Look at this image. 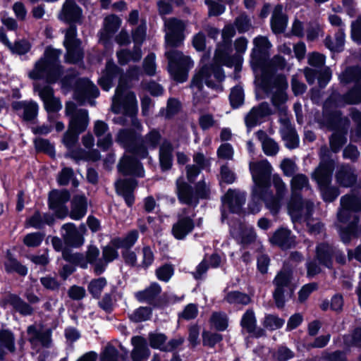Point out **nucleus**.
<instances>
[{
    "label": "nucleus",
    "mask_w": 361,
    "mask_h": 361,
    "mask_svg": "<svg viewBox=\"0 0 361 361\" xmlns=\"http://www.w3.org/2000/svg\"><path fill=\"white\" fill-rule=\"evenodd\" d=\"M235 34V30L232 25H227L222 30V42L218 44L215 51L213 63L204 65L192 77L190 87L193 90V102L195 105L208 103L209 97L204 90L203 84L208 87L218 89L225 75L222 66H233L238 61V56H231V37Z\"/></svg>",
    "instance_id": "nucleus-1"
},
{
    "label": "nucleus",
    "mask_w": 361,
    "mask_h": 361,
    "mask_svg": "<svg viewBox=\"0 0 361 361\" xmlns=\"http://www.w3.org/2000/svg\"><path fill=\"white\" fill-rule=\"evenodd\" d=\"M185 23L182 20L170 18L164 20L165 40L167 48L165 56L168 60V69L173 79L178 82L187 80L189 68L193 66L190 58L173 48L180 47L185 38Z\"/></svg>",
    "instance_id": "nucleus-2"
},
{
    "label": "nucleus",
    "mask_w": 361,
    "mask_h": 361,
    "mask_svg": "<svg viewBox=\"0 0 361 361\" xmlns=\"http://www.w3.org/2000/svg\"><path fill=\"white\" fill-rule=\"evenodd\" d=\"M119 78L116 94L113 97L111 110L118 114L123 109L125 115H133L137 112V100L134 92L126 91L127 85L123 80L122 69L113 61L106 62L105 70L98 82L102 89L108 90L112 86L113 80Z\"/></svg>",
    "instance_id": "nucleus-3"
},
{
    "label": "nucleus",
    "mask_w": 361,
    "mask_h": 361,
    "mask_svg": "<svg viewBox=\"0 0 361 361\" xmlns=\"http://www.w3.org/2000/svg\"><path fill=\"white\" fill-rule=\"evenodd\" d=\"M61 54L60 49L47 47L44 56L36 62L34 69L29 73L30 78L34 80L45 78L49 83L56 82L63 73L59 61Z\"/></svg>",
    "instance_id": "nucleus-4"
},
{
    "label": "nucleus",
    "mask_w": 361,
    "mask_h": 361,
    "mask_svg": "<svg viewBox=\"0 0 361 361\" xmlns=\"http://www.w3.org/2000/svg\"><path fill=\"white\" fill-rule=\"evenodd\" d=\"M263 88L267 93L272 94L271 101L277 110L279 118L288 116L287 107L285 105L288 100V95L286 92L288 88L286 78L283 75L279 74L269 80H264Z\"/></svg>",
    "instance_id": "nucleus-5"
},
{
    "label": "nucleus",
    "mask_w": 361,
    "mask_h": 361,
    "mask_svg": "<svg viewBox=\"0 0 361 361\" xmlns=\"http://www.w3.org/2000/svg\"><path fill=\"white\" fill-rule=\"evenodd\" d=\"M250 171L254 182L252 195H262V189L269 188L271 186L272 167L267 160H262L250 162Z\"/></svg>",
    "instance_id": "nucleus-6"
},
{
    "label": "nucleus",
    "mask_w": 361,
    "mask_h": 361,
    "mask_svg": "<svg viewBox=\"0 0 361 361\" xmlns=\"http://www.w3.org/2000/svg\"><path fill=\"white\" fill-rule=\"evenodd\" d=\"M63 45L66 49V61L76 63L82 60L83 50L81 41L77 38V30L74 25H71L65 32Z\"/></svg>",
    "instance_id": "nucleus-7"
},
{
    "label": "nucleus",
    "mask_w": 361,
    "mask_h": 361,
    "mask_svg": "<svg viewBox=\"0 0 361 361\" xmlns=\"http://www.w3.org/2000/svg\"><path fill=\"white\" fill-rule=\"evenodd\" d=\"M65 111L66 116L70 117L68 125L70 129L80 133L86 130L89 122L87 110L77 109L73 102H68L66 104Z\"/></svg>",
    "instance_id": "nucleus-8"
},
{
    "label": "nucleus",
    "mask_w": 361,
    "mask_h": 361,
    "mask_svg": "<svg viewBox=\"0 0 361 361\" xmlns=\"http://www.w3.org/2000/svg\"><path fill=\"white\" fill-rule=\"evenodd\" d=\"M71 194L67 190H53L49 194V207L53 210L59 219L68 215V209L66 203L69 201Z\"/></svg>",
    "instance_id": "nucleus-9"
},
{
    "label": "nucleus",
    "mask_w": 361,
    "mask_h": 361,
    "mask_svg": "<svg viewBox=\"0 0 361 361\" xmlns=\"http://www.w3.org/2000/svg\"><path fill=\"white\" fill-rule=\"evenodd\" d=\"M140 135L131 128L121 129L116 136V141L126 151L138 157V152L143 153L145 150L139 149Z\"/></svg>",
    "instance_id": "nucleus-10"
},
{
    "label": "nucleus",
    "mask_w": 361,
    "mask_h": 361,
    "mask_svg": "<svg viewBox=\"0 0 361 361\" xmlns=\"http://www.w3.org/2000/svg\"><path fill=\"white\" fill-rule=\"evenodd\" d=\"M99 94L97 86L87 78H80L77 80L75 97L81 104L88 102L91 106H94L95 102L93 99L97 97Z\"/></svg>",
    "instance_id": "nucleus-11"
},
{
    "label": "nucleus",
    "mask_w": 361,
    "mask_h": 361,
    "mask_svg": "<svg viewBox=\"0 0 361 361\" xmlns=\"http://www.w3.org/2000/svg\"><path fill=\"white\" fill-rule=\"evenodd\" d=\"M288 208L293 221L302 219L309 221L314 209V203L310 200H303L301 197L290 200Z\"/></svg>",
    "instance_id": "nucleus-12"
},
{
    "label": "nucleus",
    "mask_w": 361,
    "mask_h": 361,
    "mask_svg": "<svg viewBox=\"0 0 361 361\" xmlns=\"http://www.w3.org/2000/svg\"><path fill=\"white\" fill-rule=\"evenodd\" d=\"M230 233L244 246L255 242L256 239V233L253 228L245 225L240 219L231 221Z\"/></svg>",
    "instance_id": "nucleus-13"
},
{
    "label": "nucleus",
    "mask_w": 361,
    "mask_h": 361,
    "mask_svg": "<svg viewBox=\"0 0 361 361\" xmlns=\"http://www.w3.org/2000/svg\"><path fill=\"white\" fill-rule=\"evenodd\" d=\"M164 138L160 131L156 128L152 129L144 136L140 135L139 149L145 150L143 153L138 152V157L141 159L147 158L149 156V149H155L159 147Z\"/></svg>",
    "instance_id": "nucleus-14"
},
{
    "label": "nucleus",
    "mask_w": 361,
    "mask_h": 361,
    "mask_svg": "<svg viewBox=\"0 0 361 361\" xmlns=\"http://www.w3.org/2000/svg\"><path fill=\"white\" fill-rule=\"evenodd\" d=\"M280 133L288 149H295L299 145V139L295 128L290 123L288 116L279 118Z\"/></svg>",
    "instance_id": "nucleus-15"
},
{
    "label": "nucleus",
    "mask_w": 361,
    "mask_h": 361,
    "mask_svg": "<svg viewBox=\"0 0 361 361\" xmlns=\"http://www.w3.org/2000/svg\"><path fill=\"white\" fill-rule=\"evenodd\" d=\"M272 109L269 104L263 102L254 106L248 112L245 118V125L248 128H252L262 122V120L272 114Z\"/></svg>",
    "instance_id": "nucleus-16"
},
{
    "label": "nucleus",
    "mask_w": 361,
    "mask_h": 361,
    "mask_svg": "<svg viewBox=\"0 0 361 361\" xmlns=\"http://www.w3.org/2000/svg\"><path fill=\"white\" fill-rule=\"evenodd\" d=\"M29 341L33 345L40 344L44 348H49L51 344V331L50 329L37 327L32 325L27 330Z\"/></svg>",
    "instance_id": "nucleus-17"
},
{
    "label": "nucleus",
    "mask_w": 361,
    "mask_h": 361,
    "mask_svg": "<svg viewBox=\"0 0 361 361\" xmlns=\"http://www.w3.org/2000/svg\"><path fill=\"white\" fill-rule=\"evenodd\" d=\"M118 171L123 175H132L143 177L145 171L142 164L135 158L130 155H124L118 165Z\"/></svg>",
    "instance_id": "nucleus-18"
},
{
    "label": "nucleus",
    "mask_w": 361,
    "mask_h": 361,
    "mask_svg": "<svg viewBox=\"0 0 361 361\" xmlns=\"http://www.w3.org/2000/svg\"><path fill=\"white\" fill-rule=\"evenodd\" d=\"M34 90L37 92L39 96L44 102L45 109L48 112H56L61 108L59 99L54 97V90L49 85L41 87L39 85H35Z\"/></svg>",
    "instance_id": "nucleus-19"
},
{
    "label": "nucleus",
    "mask_w": 361,
    "mask_h": 361,
    "mask_svg": "<svg viewBox=\"0 0 361 361\" xmlns=\"http://www.w3.org/2000/svg\"><path fill=\"white\" fill-rule=\"evenodd\" d=\"M350 121L346 116H343L341 111H334L328 114L326 118V126L331 130L348 133Z\"/></svg>",
    "instance_id": "nucleus-20"
},
{
    "label": "nucleus",
    "mask_w": 361,
    "mask_h": 361,
    "mask_svg": "<svg viewBox=\"0 0 361 361\" xmlns=\"http://www.w3.org/2000/svg\"><path fill=\"white\" fill-rule=\"evenodd\" d=\"M222 201L224 206H227L232 213L239 214L245 202V195L238 190L229 189Z\"/></svg>",
    "instance_id": "nucleus-21"
},
{
    "label": "nucleus",
    "mask_w": 361,
    "mask_h": 361,
    "mask_svg": "<svg viewBox=\"0 0 361 361\" xmlns=\"http://www.w3.org/2000/svg\"><path fill=\"white\" fill-rule=\"evenodd\" d=\"M254 199L263 200L266 208L270 213L276 216L279 214L282 206L283 198L274 195L269 188L262 189V195H252Z\"/></svg>",
    "instance_id": "nucleus-22"
},
{
    "label": "nucleus",
    "mask_w": 361,
    "mask_h": 361,
    "mask_svg": "<svg viewBox=\"0 0 361 361\" xmlns=\"http://www.w3.org/2000/svg\"><path fill=\"white\" fill-rule=\"evenodd\" d=\"M94 133L98 137L97 146L107 150L112 145V135L109 132L108 125L102 121H97L94 125Z\"/></svg>",
    "instance_id": "nucleus-23"
},
{
    "label": "nucleus",
    "mask_w": 361,
    "mask_h": 361,
    "mask_svg": "<svg viewBox=\"0 0 361 361\" xmlns=\"http://www.w3.org/2000/svg\"><path fill=\"white\" fill-rule=\"evenodd\" d=\"M240 325L242 328L249 334H252L256 338L265 336V331L263 329L257 326V319L254 311L248 309L243 314Z\"/></svg>",
    "instance_id": "nucleus-24"
},
{
    "label": "nucleus",
    "mask_w": 361,
    "mask_h": 361,
    "mask_svg": "<svg viewBox=\"0 0 361 361\" xmlns=\"http://www.w3.org/2000/svg\"><path fill=\"white\" fill-rule=\"evenodd\" d=\"M62 230L64 231L62 237L66 245L78 247L83 244L84 238L73 224L68 223L63 225Z\"/></svg>",
    "instance_id": "nucleus-25"
},
{
    "label": "nucleus",
    "mask_w": 361,
    "mask_h": 361,
    "mask_svg": "<svg viewBox=\"0 0 361 361\" xmlns=\"http://www.w3.org/2000/svg\"><path fill=\"white\" fill-rule=\"evenodd\" d=\"M178 221L173 225L172 233L178 240L183 239L195 227L194 221L189 216L178 214Z\"/></svg>",
    "instance_id": "nucleus-26"
},
{
    "label": "nucleus",
    "mask_w": 361,
    "mask_h": 361,
    "mask_svg": "<svg viewBox=\"0 0 361 361\" xmlns=\"http://www.w3.org/2000/svg\"><path fill=\"white\" fill-rule=\"evenodd\" d=\"M334 170V162H320L312 173V177L319 186L330 185Z\"/></svg>",
    "instance_id": "nucleus-27"
},
{
    "label": "nucleus",
    "mask_w": 361,
    "mask_h": 361,
    "mask_svg": "<svg viewBox=\"0 0 361 361\" xmlns=\"http://www.w3.org/2000/svg\"><path fill=\"white\" fill-rule=\"evenodd\" d=\"M270 241L272 244L286 250L295 246V237L292 235L290 230L281 228L274 232Z\"/></svg>",
    "instance_id": "nucleus-28"
},
{
    "label": "nucleus",
    "mask_w": 361,
    "mask_h": 361,
    "mask_svg": "<svg viewBox=\"0 0 361 361\" xmlns=\"http://www.w3.org/2000/svg\"><path fill=\"white\" fill-rule=\"evenodd\" d=\"M176 187L178 198L180 202L194 206L198 204L199 200L195 195L191 185L183 180H177Z\"/></svg>",
    "instance_id": "nucleus-29"
},
{
    "label": "nucleus",
    "mask_w": 361,
    "mask_h": 361,
    "mask_svg": "<svg viewBox=\"0 0 361 361\" xmlns=\"http://www.w3.org/2000/svg\"><path fill=\"white\" fill-rule=\"evenodd\" d=\"M116 191L121 195L128 206H131L134 202L133 192L137 185V182L133 178L118 180L115 183Z\"/></svg>",
    "instance_id": "nucleus-30"
},
{
    "label": "nucleus",
    "mask_w": 361,
    "mask_h": 361,
    "mask_svg": "<svg viewBox=\"0 0 361 361\" xmlns=\"http://www.w3.org/2000/svg\"><path fill=\"white\" fill-rule=\"evenodd\" d=\"M16 350L15 336L8 329H0V361L5 359L6 351L15 353Z\"/></svg>",
    "instance_id": "nucleus-31"
},
{
    "label": "nucleus",
    "mask_w": 361,
    "mask_h": 361,
    "mask_svg": "<svg viewBox=\"0 0 361 361\" xmlns=\"http://www.w3.org/2000/svg\"><path fill=\"white\" fill-rule=\"evenodd\" d=\"M291 197L290 200L301 198L300 192L302 190H310L311 186L309 178L303 173L295 174L290 181Z\"/></svg>",
    "instance_id": "nucleus-32"
},
{
    "label": "nucleus",
    "mask_w": 361,
    "mask_h": 361,
    "mask_svg": "<svg viewBox=\"0 0 361 361\" xmlns=\"http://www.w3.org/2000/svg\"><path fill=\"white\" fill-rule=\"evenodd\" d=\"M61 18L67 23H78L82 17V10L73 0H66L61 13Z\"/></svg>",
    "instance_id": "nucleus-33"
},
{
    "label": "nucleus",
    "mask_w": 361,
    "mask_h": 361,
    "mask_svg": "<svg viewBox=\"0 0 361 361\" xmlns=\"http://www.w3.org/2000/svg\"><path fill=\"white\" fill-rule=\"evenodd\" d=\"M173 146L171 142L165 139L159 149V159L162 171H168L171 168L173 161Z\"/></svg>",
    "instance_id": "nucleus-34"
},
{
    "label": "nucleus",
    "mask_w": 361,
    "mask_h": 361,
    "mask_svg": "<svg viewBox=\"0 0 361 361\" xmlns=\"http://www.w3.org/2000/svg\"><path fill=\"white\" fill-rule=\"evenodd\" d=\"M336 182L342 187L349 188L357 181L355 170L349 165L341 166L336 173Z\"/></svg>",
    "instance_id": "nucleus-35"
},
{
    "label": "nucleus",
    "mask_w": 361,
    "mask_h": 361,
    "mask_svg": "<svg viewBox=\"0 0 361 361\" xmlns=\"http://www.w3.org/2000/svg\"><path fill=\"white\" fill-rule=\"evenodd\" d=\"M274 288H277V291H280L283 287L288 288L291 292H294L295 285L293 283V273L289 269H282L273 280Z\"/></svg>",
    "instance_id": "nucleus-36"
},
{
    "label": "nucleus",
    "mask_w": 361,
    "mask_h": 361,
    "mask_svg": "<svg viewBox=\"0 0 361 361\" xmlns=\"http://www.w3.org/2000/svg\"><path fill=\"white\" fill-rule=\"evenodd\" d=\"M134 347L131 357L133 361H145L149 355V350L147 345L146 340L141 336H134L131 339Z\"/></svg>",
    "instance_id": "nucleus-37"
},
{
    "label": "nucleus",
    "mask_w": 361,
    "mask_h": 361,
    "mask_svg": "<svg viewBox=\"0 0 361 361\" xmlns=\"http://www.w3.org/2000/svg\"><path fill=\"white\" fill-rule=\"evenodd\" d=\"M288 17L283 12V6L278 4L275 6L271 20V29L274 33H281L286 30Z\"/></svg>",
    "instance_id": "nucleus-38"
},
{
    "label": "nucleus",
    "mask_w": 361,
    "mask_h": 361,
    "mask_svg": "<svg viewBox=\"0 0 361 361\" xmlns=\"http://www.w3.org/2000/svg\"><path fill=\"white\" fill-rule=\"evenodd\" d=\"M161 292V286L157 283H152L145 290L135 294L140 302H147L149 305H155V301Z\"/></svg>",
    "instance_id": "nucleus-39"
},
{
    "label": "nucleus",
    "mask_w": 361,
    "mask_h": 361,
    "mask_svg": "<svg viewBox=\"0 0 361 361\" xmlns=\"http://www.w3.org/2000/svg\"><path fill=\"white\" fill-rule=\"evenodd\" d=\"M334 248L330 244L326 243H319L316 247V259L321 264L327 268H331Z\"/></svg>",
    "instance_id": "nucleus-40"
},
{
    "label": "nucleus",
    "mask_w": 361,
    "mask_h": 361,
    "mask_svg": "<svg viewBox=\"0 0 361 361\" xmlns=\"http://www.w3.org/2000/svg\"><path fill=\"white\" fill-rule=\"evenodd\" d=\"M257 139L261 142L262 148L267 156H275L279 151V144L262 130L256 133Z\"/></svg>",
    "instance_id": "nucleus-41"
},
{
    "label": "nucleus",
    "mask_w": 361,
    "mask_h": 361,
    "mask_svg": "<svg viewBox=\"0 0 361 361\" xmlns=\"http://www.w3.org/2000/svg\"><path fill=\"white\" fill-rule=\"evenodd\" d=\"M5 300L6 303L11 305L16 312L23 316H29L34 312V309L30 305L25 302L17 295L8 294Z\"/></svg>",
    "instance_id": "nucleus-42"
},
{
    "label": "nucleus",
    "mask_w": 361,
    "mask_h": 361,
    "mask_svg": "<svg viewBox=\"0 0 361 361\" xmlns=\"http://www.w3.org/2000/svg\"><path fill=\"white\" fill-rule=\"evenodd\" d=\"M87 212V200L84 195H75L71 201V209L68 212L71 219L79 220Z\"/></svg>",
    "instance_id": "nucleus-43"
},
{
    "label": "nucleus",
    "mask_w": 361,
    "mask_h": 361,
    "mask_svg": "<svg viewBox=\"0 0 361 361\" xmlns=\"http://www.w3.org/2000/svg\"><path fill=\"white\" fill-rule=\"evenodd\" d=\"M116 56L120 65H126L130 61L137 62L142 59V51L139 45L135 44L132 51L123 49L117 51Z\"/></svg>",
    "instance_id": "nucleus-44"
},
{
    "label": "nucleus",
    "mask_w": 361,
    "mask_h": 361,
    "mask_svg": "<svg viewBox=\"0 0 361 361\" xmlns=\"http://www.w3.org/2000/svg\"><path fill=\"white\" fill-rule=\"evenodd\" d=\"M339 79L343 84H361V67L358 66L347 67L340 74Z\"/></svg>",
    "instance_id": "nucleus-45"
},
{
    "label": "nucleus",
    "mask_w": 361,
    "mask_h": 361,
    "mask_svg": "<svg viewBox=\"0 0 361 361\" xmlns=\"http://www.w3.org/2000/svg\"><path fill=\"white\" fill-rule=\"evenodd\" d=\"M55 219L51 214L45 213L43 215L39 211H36L34 214L27 220L26 224L35 228L40 229L44 224L51 225Z\"/></svg>",
    "instance_id": "nucleus-46"
},
{
    "label": "nucleus",
    "mask_w": 361,
    "mask_h": 361,
    "mask_svg": "<svg viewBox=\"0 0 361 361\" xmlns=\"http://www.w3.org/2000/svg\"><path fill=\"white\" fill-rule=\"evenodd\" d=\"M345 43V33L343 29H338L335 34L334 39L327 36L324 40L325 46L332 51H341Z\"/></svg>",
    "instance_id": "nucleus-47"
},
{
    "label": "nucleus",
    "mask_w": 361,
    "mask_h": 361,
    "mask_svg": "<svg viewBox=\"0 0 361 361\" xmlns=\"http://www.w3.org/2000/svg\"><path fill=\"white\" fill-rule=\"evenodd\" d=\"M4 266L8 273L16 272L23 276H25L27 273V267L14 258L9 251L7 252Z\"/></svg>",
    "instance_id": "nucleus-48"
},
{
    "label": "nucleus",
    "mask_w": 361,
    "mask_h": 361,
    "mask_svg": "<svg viewBox=\"0 0 361 361\" xmlns=\"http://www.w3.org/2000/svg\"><path fill=\"white\" fill-rule=\"evenodd\" d=\"M224 300L231 305H247L252 301L251 297L240 291L234 290L228 292L224 297Z\"/></svg>",
    "instance_id": "nucleus-49"
},
{
    "label": "nucleus",
    "mask_w": 361,
    "mask_h": 361,
    "mask_svg": "<svg viewBox=\"0 0 361 361\" xmlns=\"http://www.w3.org/2000/svg\"><path fill=\"white\" fill-rule=\"evenodd\" d=\"M253 43L255 48L252 49V59L255 60L256 63H258L259 59V55L269 49L271 44L267 37L262 36L256 37Z\"/></svg>",
    "instance_id": "nucleus-50"
},
{
    "label": "nucleus",
    "mask_w": 361,
    "mask_h": 361,
    "mask_svg": "<svg viewBox=\"0 0 361 361\" xmlns=\"http://www.w3.org/2000/svg\"><path fill=\"white\" fill-rule=\"evenodd\" d=\"M340 204L354 212H361V200L353 194H347L341 197Z\"/></svg>",
    "instance_id": "nucleus-51"
},
{
    "label": "nucleus",
    "mask_w": 361,
    "mask_h": 361,
    "mask_svg": "<svg viewBox=\"0 0 361 361\" xmlns=\"http://www.w3.org/2000/svg\"><path fill=\"white\" fill-rule=\"evenodd\" d=\"M347 133H344L343 132H334L329 137V145L331 147V150L337 153L340 151L342 147L346 143Z\"/></svg>",
    "instance_id": "nucleus-52"
},
{
    "label": "nucleus",
    "mask_w": 361,
    "mask_h": 361,
    "mask_svg": "<svg viewBox=\"0 0 361 361\" xmlns=\"http://www.w3.org/2000/svg\"><path fill=\"white\" fill-rule=\"evenodd\" d=\"M290 290L288 288H282L280 291H277V288H274V290L273 292V298L274 300V302L276 306L282 309L285 306V303L287 298H291L293 296L294 292H290Z\"/></svg>",
    "instance_id": "nucleus-53"
},
{
    "label": "nucleus",
    "mask_w": 361,
    "mask_h": 361,
    "mask_svg": "<svg viewBox=\"0 0 361 361\" xmlns=\"http://www.w3.org/2000/svg\"><path fill=\"white\" fill-rule=\"evenodd\" d=\"M210 322L216 330L224 331L228 326V317L224 312H215L211 316Z\"/></svg>",
    "instance_id": "nucleus-54"
},
{
    "label": "nucleus",
    "mask_w": 361,
    "mask_h": 361,
    "mask_svg": "<svg viewBox=\"0 0 361 361\" xmlns=\"http://www.w3.org/2000/svg\"><path fill=\"white\" fill-rule=\"evenodd\" d=\"M180 108V102L176 99L170 98L167 102L166 108L161 109L159 115L169 119L179 111Z\"/></svg>",
    "instance_id": "nucleus-55"
},
{
    "label": "nucleus",
    "mask_w": 361,
    "mask_h": 361,
    "mask_svg": "<svg viewBox=\"0 0 361 361\" xmlns=\"http://www.w3.org/2000/svg\"><path fill=\"white\" fill-rule=\"evenodd\" d=\"M106 283V280L104 277L93 279L88 285V290L94 298H99Z\"/></svg>",
    "instance_id": "nucleus-56"
},
{
    "label": "nucleus",
    "mask_w": 361,
    "mask_h": 361,
    "mask_svg": "<svg viewBox=\"0 0 361 361\" xmlns=\"http://www.w3.org/2000/svg\"><path fill=\"white\" fill-rule=\"evenodd\" d=\"M271 180L275 190L274 195L284 199L288 192V188L282 178L278 173H275L272 176Z\"/></svg>",
    "instance_id": "nucleus-57"
},
{
    "label": "nucleus",
    "mask_w": 361,
    "mask_h": 361,
    "mask_svg": "<svg viewBox=\"0 0 361 361\" xmlns=\"http://www.w3.org/2000/svg\"><path fill=\"white\" fill-rule=\"evenodd\" d=\"M152 310L149 307H140L130 314V319L135 322H141L150 319Z\"/></svg>",
    "instance_id": "nucleus-58"
},
{
    "label": "nucleus",
    "mask_w": 361,
    "mask_h": 361,
    "mask_svg": "<svg viewBox=\"0 0 361 361\" xmlns=\"http://www.w3.org/2000/svg\"><path fill=\"white\" fill-rule=\"evenodd\" d=\"M343 343L348 347H361V328H356L352 334L345 335Z\"/></svg>",
    "instance_id": "nucleus-59"
},
{
    "label": "nucleus",
    "mask_w": 361,
    "mask_h": 361,
    "mask_svg": "<svg viewBox=\"0 0 361 361\" xmlns=\"http://www.w3.org/2000/svg\"><path fill=\"white\" fill-rule=\"evenodd\" d=\"M280 169L285 176L290 177L296 174L298 167L295 161L289 158L283 159L280 164Z\"/></svg>",
    "instance_id": "nucleus-60"
},
{
    "label": "nucleus",
    "mask_w": 361,
    "mask_h": 361,
    "mask_svg": "<svg viewBox=\"0 0 361 361\" xmlns=\"http://www.w3.org/2000/svg\"><path fill=\"white\" fill-rule=\"evenodd\" d=\"M167 337L161 333H152L149 334V345L153 348H158L163 351Z\"/></svg>",
    "instance_id": "nucleus-61"
},
{
    "label": "nucleus",
    "mask_w": 361,
    "mask_h": 361,
    "mask_svg": "<svg viewBox=\"0 0 361 361\" xmlns=\"http://www.w3.org/2000/svg\"><path fill=\"white\" fill-rule=\"evenodd\" d=\"M229 99L233 108H238L242 105L244 102V93L242 87L238 86L233 87L231 90Z\"/></svg>",
    "instance_id": "nucleus-62"
},
{
    "label": "nucleus",
    "mask_w": 361,
    "mask_h": 361,
    "mask_svg": "<svg viewBox=\"0 0 361 361\" xmlns=\"http://www.w3.org/2000/svg\"><path fill=\"white\" fill-rule=\"evenodd\" d=\"M100 361H118V351L111 345H107L100 354Z\"/></svg>",
    "instance_id": "nucleus-63"
},
{
    "label": "nucleus",
    "mask_w": 361,
    "mask_h": 361,
    "mask_svg": "<svg viewBox=\"0 0 361 361\" xmlns=\"http://www.w3.org/2000/svg\"><path fill=\"white\" fill-rule=\"evenodd\" d=\"M349 104H357L361 103V84L354 86L346 92Z\"/></svg>",
    "instance_id": "nucleus-64"
}]
</instances>
